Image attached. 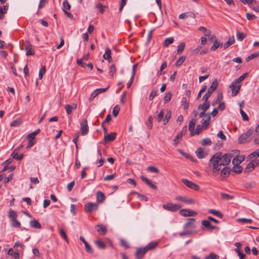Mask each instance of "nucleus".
Masks as SVG:
<instances>
[{"label": "nucleus", "instance_id": "9d476101", "mask_svg": "<svg viewBox=\"0 0 259 259\" xmlns=\"http://www.w3.org/2000/svg\"><path fill=\"white\" fill-rule=\"evenodd\" d=\"M179 213L181 215L184 217L195 216L197 214L195 211L189 209H181Z\"/></svg>", "mask_w": 259, "mask_h": 259}, {"label": "nucleus", "instance_id": "f3484780", "mask_svg": "<svg viewBox=\"0 0 259 259\" xmlns=\"http://www.w3.org/2000/svg\"><path fill=\"white\" fill-rule=\"evenodd\" d=\"M204 102L203 104H200L198 106V107H197L198 110H202V111H204L206 112L207 110V109L209 108L210 104H209V102L208 101V100H204Z\"/></svg>", "mask_w": 259, "mask_h": 259}, {"label": "nucleus", "instance_id": "052dcab7", "mask_svg": "<svg viewBox=\"0 0 259 259\" xmlns=\"http://www.w3.org/2000/svg\"><path fill=\"white\" fill-rule=\"evenodd\" d=\"M77 208V206L76 205L73 204H71L70 211L73 215L76 214Z\"/></svg>", "mask_w": 259, "mask_h": 259}, {"label": "nucleus", "instance_id": "39448f33", "mask_svg": "<svg viewBox=\"0 0 259 259\" xmlns=\"http://www.w3.org/2000/svg\"><path fill=\"white\" fill-rule=\"evenodd\" d=\"M182 182L188 188L193 189L195 191H198L200 189V187L197 184L193 183L186 179H182Z\"/></svg>", "mask_w": 259, "mask_h": 259}, {"label": "nucleus", "instance_id": "20e7f679", "mask_svg": "<svg viewBox=\"0 0 259 259\" xmlns=\"http://www.w3.org/2000/svg\"><path fill=\"white\" fill-rule=\"evenodd\" d=\"M163 208L168 211L175 212L180 209L182 206L178 204H174L171 202L164 204L162 206Z\"/></svg>", "mask_w": 259, "mask_h": 259}, {"label": "nucleus", "instance_id": "f8f14e48", "mask_svg": "<svg viewBox=\"0 0 259 259\" xmlns=\"http://www.w3.org/2000/svg\"><path fill=\"white\" fill-rule=\"evenodd\" d=\"M140 179L152 189L156 190L157 189L156 185L153 184L150 180L146 178L144 176H141Z\"/></svg>", "mask_w": 259, "mask_h": 259}, {"label": "nucleus", "instance_id": "6e6552de", "mask_svg": "<svg viewBox=\"0 0 259 259\" xmlns=\"http://www.w3.org/2000/svg\"><path fill=\"white\" fill-rule=\"evenodd\" d=\"M175 199L178 201L183 202L186 204H194L195 200L192 198H187L186 197L178 196L175 197Z\"/></svg>", "mask_w": 259, "mask_h": 259}, {"label": "nucleus", "instance_id": "2eb2a0df", "mask_svg": "<svg viewBox=\"0 0 259 259\" xmlns=\"http://www.w3.org/2000/svg\"><path fill=\"white\" fill-rule=\"evenodd\" d=\"M147 252L144 247L138 248L135 253L137 259H142Z\"/></svg>", "mask_w": 259, "mask_h": 259}, {"label": "nucleus", "instance_id": "c03bdc74", "mask_svg": "<svg viewBox=\"0 0 259 259\" xmlns=\"http://www.w3.org/2000/svg\"><path fill=\"white\" fill-rule=\"evenodd\" d=\"M171 96L172 95L170 92L166 93L163 99L164 103H167L169 102L171 99Z\"/></svg>", "mask_w": 259, "mask_h": 259}, {"label": "nucleus", "instance_id": "79ce46f5", "mask_svg": "<svg viewBox=\"0 0 259 259\" xmlns=\"http://www.w3.org/2000/svg\"><path fill=\"white\" fill-rule=\"evenodd\" d=\"M59 234L60 236L67 242H68V239L67 235L63 229H60L59 230Z\"/></svg>", "mask_w": 259, "mask_h": 259}, {"label": "nucleus", "instance_id": "58836bf2", "mask_svg": "<svg viewBox=\"0 0 259 259\" xmlns=\"http://www.w3.org/2000/svg\"><path fill=\"white\" fill-rule=\"evenodd\" d=\"M221 198L223 199L229 200L233 199L234 198V196L233 195H230L226 193H221L220 194Z\"/></svg>", "mask_w": 259, "mask_h": 259}, {"label": "nucleus", "instance_id": "e433bc0d", "mask_svg": "<svg viewBox=\"0 0 259 259\" xmlns=\"http://www.w3.org/2000/svg\"><path fill=\"white\" fill-rule=\"evenodd\" d=\"M95 243L99 248L105 249L106 247V244L101 240H97L95 241Z\"/></svg>", "mask_w": 259, "mask_h": 259}, {"label": "nucleus", "instance_id": "4c0bfd02", "mask_svg": "<svg viewBox=\"0 0 259 259\" xmlns=\"http://www.w3.org/2000/svg\"><path fill=\"white\" fill-rule=\"evenodd\" d=\"M17 214L16 212L13 210H10L9 211V217L10 218L11 221L17 219Z\"/></svg>", "mask_w": 259, "mask_h": 259}, {"label": "nucleus", "instance_id": "ddd939ff", "mask_svg": "<svg viewBox=\"0 0 259 259\" xmlns=\"http://www.w3.org/2000/svg\"><path fill=\"white\" fill-rule=\"evenodd\" d=\"M195 220L193 218L188 219L187 222L184 224V228L187 229L189 228H194L195 227Z\"/></svg>", "mask_w": 259, "mask_h": 259}, {"label": "nucleus", "instance_id": "338daca9", "mask_svg": "<svg viewBox=\"0 0 259 259\" xmlns=\"http://www.w3.org/2000/svg\"><path fill=\"white\" fill-rule=\"evenodd\" d=\"M158 91L157 90H153L150 94L149 99L150 100H152L157 95Z\"/></svg>", "mask_w": 259, "mask_h": 259}, {"label": "nucleus", "instance_id": "c9c22d12", "mask_svg": "<svg viewBox=\"0 0 259 259\" xmlns=\"http://www.w3.org/2000/svg\"><path fill=\"white\" fill-rule=\"evenodd\" d=\"M248 73L247 72H245L243 73L242 75H241L239 78L234 80L238 84L240 83L247 77Z\"/></svg>", "mask_w": 259, "mask_h": 259}, {"label": "nucleus", "instance_id": "393cba45", "mask_svg": "<svg viewBox=\"0 0 259 259\" xmlns=\"http://www.w3.org/2000/svg\"><path fill=\"white\" fill-rule=\"evenodd\" d=\"M111 54V52L110 49L109 48H107L105 50V53L103 55L104 59L108 60V61L110 62L112 60Z\"/></svg>", "mask_w": 259, "mask_h": 259}, {"label": "nucleus", "instance_id": "2f4dec72", "mask_svg": "<svg viewBox=\"0 0 259 259\" xmlns=\"http://www.w3.org/2000/svg\"><path fill=\"white\" fill-rule=\"evenodd\" d=\"M254 169L253 162H249L244 169V172L248 173Z\"/></svg>", "mask_w": 259, "mask_h": 259}, {"label": "nucleus", "instance_id": "6e6d98bb", "mask_svg": "<svg viewBox=\"0 0 259 259\" xmlns=\"http://www.w3.org/2000/svg\"><path fill=\"white\" fill-rule=\"evenodd\" d=\"M63 8L62 9H64L65 10H70V8H71V6H70V4L68 3L67 0L64 1L63 3Z\"/></svg>", "mask_w": 259, "mask_h": 259}, {"label": "nucleus", "instance_id": "4468645a", "mask_svg": "<svg viewBox=\"0 0 259 259\" xmlns=\"http://www.w3.org/2000/svg\"><path fill=\"white\" fill-rule=\"evenodd\" d=\"M210 119V114L209 112H207L206 113L205 117L201 120V122L203 126H204V128L207 127L208 125L209 124V120Z\"/></svg>", "mask_w": 259, "mask_h": 259}, {"label": "nucleus", "instance_id": "6ab92c4d", "mask_svg": "<svg viewBox=\"0 0 259 259\" xmlns=\"http://www.w3.org/2000/svg\"><path fill=\"white\" fill-rule=\"evenodd\" d=\"M196 124V119L192 118L189 123V130L190 132V136H193L194 135V130Z\"/></svg>", "mask_w": 259, "mask_h": 259}, {"label": "nucleus", "instance_id": "dca6fc26", "mask_svg": "<svg viewBox=\"0 0 259 259\" xmlns=\"http://www.w3.org/2000/svg\"><path fill=\"white\" fill-rule=\"evenodd\" d=\"M25 50L27 56L33 55L34 54V51L32 48V46L29 42H27L25 45Z\"/></svg>", "mask_w": 259, "mask_h": 259}, {"label": "nucleus", "instance_id": "f03ea898", "mask_svg": "<svg viewBox=\"0 0 259 259\" xmlns=\"http://www.w3.org/2000/svg\"><path fill=\"white\" fill-rule=\"evenodd\" d=\"M218 86V81L217 79H214L211 84V85L208 88V90L206 93L204 95L202 98V100H206L209 99L211 96L212 93L217 89Z\"/></svg>", "mask_w": 259, "mask_h": 259}, {"label": "nucleus", "instance_id": "5fc2aeb1", "mask_svg": "<svg viewBox=\"0 0 259 259\" xmlns=\"http://www.w3.org/2000/svg\"><path fill=\"white\" fill-rule=\"evenodd\" d=\"M248 156L250 158H253L254 157L257 158L259 157V149L250 153Z\"/></svg>", "mask_w": 259, "mask_h": 259}, {"label": "nucleus", "instance_id": "72a5a7b5", "mask_svg": "<svg viewBox=\"0 0 259 259\" xmlns=\"http://www.w3.org/2000/svg\"><path fill=\"white\" fill-rule=\"evenodd\" d=\"M223 46V43L219 42L217 41H215L214 42H213V45L211 47L210 50L212 51H214L215 50H217L219 47H222Z\"/></svg>", "mask_w": 259, "mask_h": 259}, {"label": "nucleus", "instance_id": "aec40b11", "mask_svg": "<svg viewBox=\"0 0 259 259\" xmlns=\"http://www.w3.org/2000/svg\"><path fill=\"white\" fill-rule=\"evenodd\" d=\"M65 108L67 114H71L73 110H75L77 108V104L74 103L70 105L67 104L65 106Z\"/></svg>", "mask_w": 259, "mask_h": 259}, {"label": "nucleus", "instance_id": "f704fd0d", "mask_svg": "<svg viewBox=\"0 0 259 259\" xmlns=\"http://www.w3.org/2000/svg\"><path fill=\"white\" fill-rule=\"evenodd\" d=\"M174 41V39L172 37H167L164 40L163 46L165 47H167L170 44L173 43Z\"/></svg>", "mask_w": 259, "mask_h": 259}, {"label": "nucleus", "instance_id": "09e8293b", "mask_svg": "<svg viewBox=\"0 0 259 259\" xmlns=\"http://www.w3.org/2000/svg\"><path fill=\"white\" fill-rule=\"evenodd\" d=\"M200 144L202 146L210 145L211 144V142L209 138H205V139H203L201 141Z\"/></svg>", "mask_w": 259, "mask_h": 259}, {"label": "nucleus", "instance_id": "37998d69", "mask_svg": "<svg viewBox=\"0 0 259 259\" xmlns=\"http://www.w3.org/2000/svg\"><path fill=\"white\" fill-rule=\"evenodd\" d=\"M246 36V34L239 31L237 32V39L239 41H242Z\"/></svg>", "mask_w": 259, "mask_h": 259}, {"label": "nucleus", "instance_id": "8fccbe9b", "mask_svg": "<svg viewBox=\"0 0 259 259\" xmlns=\"http://www.w3.org/2000/svg\"><path fill=\"white\" fill-rule=\"evenodd\" d=\"M152 120H153V118H152V116H150L148 117V119L146 123V125L147 126L149 130H150L152 127V125H153Z\"/></svg>", "mask_w": 259, "mask_h": 259}, {"label": "nucleus", "instance_id": "ea45409f", "mask_svg": "<svg viewBox=\"0 0 259 259\" xmlns=\"http://www.w3.org/2000/svg\"><path fill=\"white\" fill-rule=\"evenodd\" d=\"M186 57L182 56L180 58L176 61L175 65L177 67H179L185 61Z\"/></svg>", "mask_w": 259, "mask_h": 259}, {"label": "nucleus", "instance_id": "e2e57ef3", "mask_svg": "<svg viewBox=\"0 0 259 259\" xmlns=\"http://www.w3.org/2000/svg\"><path fill=\"white\" fill-rule=\"evenodd\" d=\"M46 71V68L45 66L42 67L39 71V78L40 79H41L42 78L44 74L45 73Z\"/></svg>", "mask_w": 259, "mask_h": 259}, {"label": "nucleus", "instance_id": "423d86ee", "mask_svg": "<svg viewBox=\"0 0 259 259\" xmlns=\"http://www.w3.org/2000/svg\"><path fill=\"white\" fill-rule=\"evenodd\" d=\"M98 208V205L96 203L92 202H88L84 204V210L86 212H91L93 211L97 210Z\"/></svg>", "mask_w": 259, "mask_h": 259}, {"label": "nucleus", "instance_id": "de8ad7c7", "mask_svg": "<svg viewBox=\"0 0 259 259\" xmlns=\"http://www.w3.org/2000/svg\"><path fill=\"white\" fill-rule=\"evenodd\" d=\"M116 72V68L114 64H112L109 68V74L112 77H113L114 74Z\"/></svg>", "mask_w": 259, "mask_h": 259}, {"label": "nucleus", "instance_id": "4be33fe9", "mask_svg": "<svg viewBox=\"0 0 259 259\" xmlns=\"http://www.w3.org/2000/svg\"><path fill=\"white\" fill-rule=\"evenodd\" d=\"M158 242L157 241H151L144 247L145 249L148 252L152 250L157 246Z\"/></svg>", "mask_w": 259, "mask_h": 259}, {"label": "nucleus", "instance_id": "a18cd8bd", "mask_svg": "<svg viewBox=\"0 0 259 259\" xmlns=\"http://www.w3.org/2000/svg\"><path fill=\"white\" fill-rule=\"evenodd\" d=\"M243 170V168L240 165H234L233 171L237 174H240Z\"/></svg>", "mask_w": 259, "mask_h": 259}, {"label": "nucleus", "instance_id": "473e14b6", "mask_svg": "<svg viewBox=\"0 0 259 259\" xmlns=\"http://www.w3.org/2000/svg\"><path fill=\"white\" fill-rule=\"evenodd\" d=\"M171 116V112L170 110L167 111L166 112V114L165 116V117L163 119V124L165 125L168 122Z\"/></svg>", "mask_w": 259, "mask_h": 259}, {"label": "nucleus", "instance_id": "0e129e2a", "mask_svg": "<svg viewBox=\"0 0 259 259\" xmlns=\"http://www.w3.org/2000/svg\"><path fill=\"white\" fill-rule=\"evenodd\" d=\"M96 8L100 9V11L101 13H103L105 11V8L106 6H103L102 4L99 3L96 6Z\"/></svg>", "mask_w": 259, "mask_h": 259}, {"label": "nucleus", "instance_id": "bf43d9fd", "mask_svg": "<svg viewBox=\"0 0 259 259\" xmlns=\"http://www.w3.org/2000/svg\"><path fill=\"white\" fill-rule=\"evenodd\" d=\"M21 123V120L20 119H17L13 122H12L10 124L11 126L12 127H16L19 126Z\"/></svg>", "mask_w": 259, "mask_h": 259}, {"label": "nucleus", "instance_id": "3c124183", "mask_svg": "<svg viewBox=\"0 0 259 259\" xmlns=\"http://www.w3.org/2000/svg\"><path fill=\"white\" fill-rule=\"evenodd\" d=\"M120 110V108L118 105L114 106L113 109L112 114L114 117H116L118 114Z\"/></svg>", "mask_w": 259, "mask_h": 259}, {"label": "nucleus", "instance_id": "774afa93", "mask_svg": "<svg viewBox=\"0 0 259 259\" xmlns=\"http://www.w3.org/2000/svg\"><path fill=\"white\" fill-rule=\"evenodd\" d=\"M148 170L152 172H155V173L159 172L158 169L154 166H149L148 167Z\"/></svg>", "mask_w": 259, "mask_h": 259}, {"label": "nucleus", "instance_id": "69168bd1", "mask_svg": "<svg viewBox=\"0 0 259 259\" xmlns=\"http://www.w3.org/2000/svg\"><path fill=\"white\" fill-rule=\"evenodd\" d=\"M135 193L138 196V198L142 201H147L148 200L147 197L144 195H141L138 192H135Z\"/></svg>", "mask_w": 259, "mask_h": 259}, {"label": "nucleus", "instance_id": "cd10ccee", "mask_svg": "<svg viewBox=\"0 0 259 259\" xmlns=\"http://www.w3.org/2000/svg\"><path fill=\"white\" fill-rule=\"evenodd\" d=\"M230 169L229 167L225 166L221 170V175L222 177L225 178L228 177L230 175Z\"/></svg>", "mask_w": 259, "mask_h": 259}, {"label": "nucleus", "instance_id": "864d4df0", "mask_svg": "<svg viewBox=\"0 0 259 259\" xmlns=\"http://www.w3.org/2000/svg\"><path fill=\"white\" fill-rule=\"evenodd\" d=\"M185 46V42H181L178 46L177 48V53L178 54H181L182 52L184 50Z\"/></svg>", "mask_w": 259, "mask_h": 259}, {"label": "nucleus", "instance_id": "13d9d810", "mask_svg": "<svg viewBox=\"0 0 259 259\" xmlns=\"http://www.w3.org/2000/svg\"><path fill=\"white\" fill-rule=\"evenodd\" d=\"M240 112L242 116V119L244 120L247 121L249 119V118L247 116V115L245 113V112L242 110V109L241 108L240 109Z\"/></svg>", "mask_w": 259, "mask_h": 259}, {"label": "nucleus", "instance_id": "bb28decb", "mask_svg": "<svg viewBox=\"0 0 259 259\" xmlns=\"http://www.w3.org/2000/svg\"><path fill=\"white\" fill-rule=\"evenodd\" d=\"M30 225L33 228L40 229L41 224L36 220H31L30 222Z\"/></svg>", "mask_w": 259, "mask_h": 259}, {"label": "nucleus", "instance_id": "5701e85b", "mask_svg": "<svg viewBox=\"0 0 259 259\" xmlns=\"http://www.w3.org/2000/svg\"><path fill=\"white\" fill-rule=\"evenodd\" d=\"M13 158L16 160H21L23 157V154H19L18 149H15L12 153Z\"/></svg>", "mask_w": 259, "mask_h": 259}, {"label": "nucleus", "instance_id": "f257e3e1", "mask_svg": "<svg viewBox=\"0 0 259 259\" xmlns=\"http://www.w3.org/2000/svg\"><path fill=\"white\" fill-rule=\"evenodd\" d=\"M232 156L231 153L223 154L220 152H218L213 155L209 162V165L212 166L213 172H218L222 166L228 165L230 163Z\"/></svg>", "mask_w": 259, "mask_h": 259}, {"label": "nucleus", "instance_id": "49530a36", "mask_svg": "<svg viewBox=\"0 0 259 259\" xmlns=\"http://www.w3.org/2000/svg\"><path fill=\"white\" fill-rule=\"evenodd\" d=\"M178 151L180 153H181L183 156L185 157L186 158L190 159L191 161L193 160L192 157L188 153L185 152L184 151L181 149L178 150Z\"/></svg>", "mask_w": 259, "mask_h": 259}, {"label": "nucleus", "instance_id": "0eeeda50", "mask_svg": "<svg viewBox=\"0 0 259 259\" xmlns=\"http://www.w3.org/2000/svg\"><path fill=\"white\" fill-rule=\"evenodd\" d=\"M240 87H241V84H238V83H237L234 81H233L231 83V84L229 86V88L232 90V96H233V97L235 96H236L238 94V92H239V91L240 90Z\"/></svg>", "mask_w": 259, "mask_h": 259}, {"label": "nucleus", "instance_id": "c756f323", "mask_svg": "<svg viewBox=\"0 0 259 259\" xmlns=\"http://www.w3.org/2000/svg\"><path fill=\"white\" fill-rule=\"evenodd\" d=\"M105 199V195L101 192H98L97 193V200L99 202H102Z\"/></svg>", "mask_w": 259, "mask_h": 259}, {"label": "nucleus", "instance_id": "c85d7f7f", "mask_svg": "<svg viewBox=\"0 0 259 259\" xmlns=\"http://www.w3.org/2000/svg\"><path fill=\"white\" fill-rule=\"evenodd\" d=\"M208 213L212 214L220 218L223 217V214L219 210L211 209L208 210Z\"/></svg>", "mask_w": 259, "mask_h": 259}, {"label": "nucleus", "instance_id": "a211bd4d", "mask_svg": "<svg viewBox=\"0 0 259 259\" xmlns=\"http://www.w3.org/2000/svg\"><path fill=\"white\" fill-rule=\"evenodd\" d=\"M244 160V156H236L232 160V164L234 165H239Z\"/></svg>", "mask_w": 259, "mask_h": 259}, {"label": "nucleus", "instance_id": "9b49d317", "mask_svg": "<svg viewBox=\"0 0 259 259\" xmlns=\"http://www.w3.org/2000/svg\"><path fill=\"white\" fill-rule=\"evenodd\" d=\"M116 136V133H111L110 134H108L107 133L105 134L104 140L105 143H109L110 142H112L115 140Z\"/></svg>", "mask_w": 259, "mask_h": 259}, {"label": "nucleus", "instance_id": "4d7b16f0", "mask_svg": "<svg viewBox=\"0 0 259 259\" xmlns=\"http://www.w3.org/2000/svg\"><path fill=\"white\" fill-rule=\"evenodd\" d=\"M183 136L182 133H179L176 137L175 138L174 140V142L176 145L178 144L179 143V140L181 139Z\"/></svg>", "mask_w": 259, "mask_h": 259}, {"label": "nucleus", "instance_id": "a19ab883", "mask_svg": "<svg viewBox=\"0 0 259 259\" xmlns=\"http://www.w3.org/2000/svg\"><path fill=\"white\" fill-rule=\"evenodd\" d=\"M235 42V39L234 37H233L232 39H229L227 42L224 44V49H226L228 48L229 46L233 44Z\"/></svg>", "mask_w": 259, "mask_h": 259}, {"label": "nucleus", "instance_id": "412c9836", "mask_svg": "<svg viewBox=\"0 0 259 259\" xmlns=\"http://www.w3.org/2000/svg\"><path fill=\"white\" fill-rule=\"evenodd\" d=\"M97 231L101 234L104 235L107 232L106 227L102 225H97L95 227Z\"/></svg>", "mask_w": 259, "mask_h": 259}, {"label": "nucleus", "instance_id": "7c9ffc66", "mask_svg": "<svg viewBox=\"0 0 259 259\" xmlns=\"http://www.w3.org/2000/svg\"><path fill=\"white\" fill-rule=\"evenodd\" d=\"M181 105L183 106V108L184 110H187L188 109L189 107V102L187 101V98L186 97H183L181 99Z\"/></svg>", "mask_w": 259, "mask_h": 259}, {"label": "nucleus", "instance_id": "7ed1b4c3", "mask_svg": "<svg viewBox=\"0 0 259 259\" xmlns=\"http://www.w3.org/2000/svg\"><path fill=\"white\" fill-rule=\"evenodd\" d=\"M253 133V130H248L246 133L241 135L238 139V142L240 144H243L250 141V138Z\"/></svg>", "mask_w": 259, "mask_h": 259}, {"label": "nucleus", "instance_id": "603ef678", "mask_svg": "<svg viewBox=\"0 0 259 259\" xmlns=\"http://www.w3.org/2000/svg\"><path fill=\"white\" fill-rule=\"evenodd\" d=\"M11 225L14 228H19L20 227L21 224L17 219H15L11 221Z\"/></svg>", "mask_w": 259, "mask_h": 259}, {"label": "nucleus", "instance_id": "680f3d73", "mask_svg": "<svg viewBox=\"0 0 259 259\" xmlns=\"http://www.w3.org/2000/svg\"><path fill=\"white\" fill-rule=\"evenodd\" d=\"M164 109H162L160 110L159 113L158 114L157 117V120L158 122L160 121L163 118L164 116Z\"/></svg>", "mask_w": 259, "mask_h": 259}, {"label": "nucleus", "instance_id": "b1692460", "mask_svg": "<svg viewBox=\"0 0 259 259\" xmlns=\"http://www.w3.org/2000/svg\"><path fill=\"white\" fill-rule=\"evenodd\" d=\"M196 154L198 158L201 159L204 158L206 156L207 153L204 151V149L200 147L196 151Z\"/></svg>", "mask_w": 259, "mask_h": 259}, {"label": "nucleus", "instance_id": "a878e982", "mask_svg": "<svg viewBox=\"0 0 259 259\" xmlns=\"http://www.w3.org/2000/svg\"><path fill=\"white\" fill-rule=\"evenodd\" d=\"M202 229H206L207 231H208L210 228L211 224L209 221L202 220L201 221Z\"/></svg>", "mask_w": 259, "mask_h": 259}, {"label": "nucleus", "instance_id": "1a4fd4ad", "mask_svg": "<svg viewBox=\"0 0 259 259\" xmlns=\"http://www.w3.org/2000/svg\"><path fill=\"white\" fill-rule=\"evenodd\" d=\"M80 130L81 134L83 136L86 135L88 133L89 126L87 119H83L82 122L80 123Z\"/></svg>", "mask_w": 259, "mask_h": 259}]
</instances>
